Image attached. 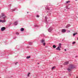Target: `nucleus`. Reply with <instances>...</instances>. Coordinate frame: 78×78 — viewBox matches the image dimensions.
I'll use <instances>...</instances> for the list:
<instances>
[{"instance_id":"nucleus-25","label":"nucleus","mask_w":78,"mask_h":78,"mask_svg":"<svg viewBox=\"0 0 78 78\" xmlns=\"http://www.w3.org/2000/svg\"><path fill=\"white\" fill-rule=\"evenodd\" d=\"M75 43H76V42L75 41H74L72 43V44H75Z\"/></svg>"},{"instance_id":"nucleus-44","label":"nucleus","mask_w":78,"mask_h":78,"mask_svg":"<svg viewBox=\"0 0 78 78\" xmlns=\"http://www.w3.org/2000/svg\"><path fill=\"white\" fill-rule=\"evenodd\" d=\"M47 15L48 16V14Z\"/></svg>"},{"instance_id":"nucleus-38","label":"nucleus","mask_w":78,"mask_h":78,"mask_svg":"<svg viewBox=\"0 0 78 78\" xmlns=\"http://www.w3.org/2000/svg\"><path fill=\"white\" fill-rule=\"evenodd\" d=\"M78 56H76V57H77Z\"/></svg>"},{"instance_id":"nucleus-13","label":"nucleus","mask_w":78,"mask_h":78,"mask_svg":"<svg viewBox=\"0 0 78 78\" xmlns=\"http://www.w3.org/2000/svg\"><path fill=\"white\" fill-rule=\"evenodd\" d=\"M41 43H44V42H45V40L42 39L41 41Z\"/></svg>"},{"instance_id":"nucleus-24","label":"nucleus","mask_w":78,"mask_h":78,"mask_svg":"<svg viewBox=\"0 0 78 78\" xmlns=\"http://www.w3.org/2000/svg\"><path fill=\"white\" fill-rule=\"evenodd\" d=\"M70 1H68L66 2V3H70Z\"/></svg>"},{"instance_id":"nucleus-12","label":"nucleus","mask_w":78,"mask_h":78,"mask_svg":"<svg viewBox=\"0 0 78 78\" xmlns=\"http://www.w3.org/2000/svg\"><path fill=\"white\" fill-rule=\"evenodd\" d=\"M71 69H71V68H70L69 67V68L68 69H67V70H68V71L70 72V71H71Z\"/></svg>"},{"instance_id":"nucleus-20","label":"nucleus","mask_w":78,"mask_h":78,"mask_svg":"<svg viewBox=\"0 0 78 78\" xmlns=\"http://www.w3.org/2000/svg\"><path fill=\"white\" fill-rule=\"evenodd\" d=\"M61 43H59L58 45V47H61Z\"/></svg>"},{"instance_id":"nucleus-19","label":"nucleus","mask_w":78,"mask_h":78,"mask_svg":"<svg viewBox=\"0 0 78 78\" xmlns=\"http://www.w3.org/2000/svg\"><path fill=\"white\" fill-rule=\"evenodd\" d=\"M53 48H55L56 47V45H53Z\"/></svg>"},{"instance_id":"nucleus-11","label":"nucleus","mask_w":78,"mask_h":78,"mask_svg":"<svg viewBox=\"0 0 78 78\" xmlns=\"http://www.w3.org/2000/svg\"><path fill=\"white\" fill-rule=\"evenodd\" d=\"M16 8H15L13 9H11V12H13V11H16Z\"/></svg>"},{"instance_id":"nucleus-1","label":"nucleus","mask_w":78,"mask_h":78,"mask_svg":"<svg viewBox=\"0 0 78 78\" xmlns=\"http://www.w3.org/2000/svg\"><path fill=\"white\" fill-rule=\"evenodd\" d=\"M2 16H0V18H2V17H3V19H5V18H6V16H5V14H4V13H2Z\"/></svg>"},{"instance_id":"nucleus-36","label":"nucleus","mask_w":78,"mask_h":78,"mask_svg":"<svg viewBox=\"0 0 78 78\" xmlns=\"http://www.w3.org/2000/svg\"><path fill=\"white\" fill-rule=\"evenodd\" d=\"M37 64H39V63H38Z\"/></svg>"},{"instance_id":"nucleus-9","label":"nucleus","mask_w":78,"mask_h":78,"mask_svg":"<svg viewBox=\"0 0 78 78\" xmlns=\"http://www.w3.org/2000/svg\"><path fill=\"white\" fill-rule=\"evenodd\" d=\"M18 24V21H16L14 23V24L15 25H17V24Z\"/></svg>"},{"instance_id":"nucleus-26","label":"nucleus","mask_w":78,"mask_h":78,"mask_svg":"<svg viewBox=\"0 0 78 78\" xmlns=\"http://www.w3.org/2000/svg\"><path fill=\"white\" fill-rule=\"evenodd\" d=\"M55 68V66H53L52 68H51V69H53Z\"/></svg>"},{"instance_id":"nucleus-43","label":"nucleus","mask_w":78,"mask_h":78,"mask_svg":"<svg viewBox=\"0 0 78 78\" xmlns=\"http://www.w3.org/2000/svg\"><path fill=\"white\" fill-rule=\"evenodd\" d=\"M62 41H63V40H62Z\"/></svg>"},{"instance_id":"nucleus-6","label":"nucleus","mask_w":78,"mask_h":78,"mask_svg":"<svg viewBox=\"0 0 78 78\" xmlns=\"http://www.w3.org/2000/svg\"><path fill=\"white\" fill-rule=\"evenodd\" d=\"M0 22H2V23L6 22V20H0Z\"/></svg>"},{"instance_id":"nucleus-2","label":"nucleus","mask_w":78,"mask_h":78,"mask_svg":"<svg viewBox=\"0 0 78 78\" xmlns=\"http://www.w3.org/2000/svg\"><path fill=\"white\" fill-rule=\"evenodd\" d=\"M5 29H6V28H5V27H3L1 28V30L2 31H4V30H5Z\"/></svg>"},{"instance_id":"nucleus-5","label":"nucleus","mask_w":78,"mask_h":78,"mask_svg":"<svg viewBox=\"0 0 78 78\" xmlns=\"http://www.w3.org/2000/svg\"><path fill=\"white\" fill-rule=\"evenodd\" d=\"M45 21L46 22V23H47V16H45Z\"/></svg>"},{"instance_id":"nucleus-45","label":"nucleus","mask_w":78,"mask_h":78,"mask_svg":"<svg viewBox=\"0 0 78 78\" xmlns=\"http://www.w3.org/2000/svg\"><path fill=\"white\" fill-rule=\"evenodd\" d=\"M0 78H1L0 77Z\"/></svg>"},{"instance_id":"nucleus-17","label":"nucleus","mask_w":78,"mask_h":78,"mask_svg":"<svg viewBox=\"0 0 78 78\" xmlns=\"http://www.w3.org/2000/svg\"><path fill=\"white\" fill-rule=\"evenodd\" d=\"M31 58V56H28L26 57L27 59H29Z\"/></svg>"},{"instance_id":"nucleus-33","label":"nucleus","mask_w":78,"mask_h":78,"mask_svg":"<svg viewBox=\"0 0 78 78\" xmlns=\"http://www.w3.org/2000/svg\"><path fill=\"white\" fill-rule=\"evenodd\" d=\"M11 25V23H10L9 24V26L10 25Z\"/></svg>"},{"instance_id":"nucleus-10","label":"nucleus","mask_w":78,"mask_h":78,"mask_svg":"<svg viewBox=\"0 0 78 78\" xmlns=\"http://www.w3.org/2000/svg\"><path fill=\"white\" fill-rule=\"evenodd\" d=\"M68 64H69V62H64V65H67Z\"/></svg>"},{"instance_id":"nucleus-16","label":"nucleus","mask_w":78,"mask_h":78,"mask_svg":"<svg viewBox=\"0 0 78 78\" xmlns=\"http://www.w3.org/2000/svg\"><path fill=\"white\" fill-rule=\"evenodd\" d=\"M70 26V24H68V25H67L66 26V28H68V27H69Z\"/></svg>"},{"instance_id":"nucleus-40","label":"nucleus","mask_w":78,"mask_h":78,"mask_svg":"<svg viewBox=\"0 0 78 78\" xmlns=\"http://www.w3.org/2000/svg\"><path fill=\"white\" fill-rule=\"evenodd\" d=\"M69 32H70V31H69Z\"/></svg>"},{"instance_id":"nucleus-39","label":"nucleus","mask_w":78,"mask_h":78,"mask_svg":"<svg viewBox=\"0 0 78 78\" xmlns=\"http://www.w3.org/2000/svg\"><path fill=\"white\" fill-rule=\"evenodd\" d=\"M27 13H28V12H27Z\"/></svg>"},{"instance_id":"nucleus-29","label":"nucleus","mask_w":78,"mask_h":78,"mask_svg":"<svg viewBox=\"0 0 78 78\" xmlns=\"http://www.w3.org/2000/svg\"><path fill=\"white\" fill-rule=\"evenodd\" d=\"M66 8L67 9H69V8H68L67 7H66Z\"/></svg>"},{"instance_id":"nucleus-14","label":"nucleus","mask_w":78,"mask_h":78,"mask_svg":"<svg viewBox=\"0 0 78 78\" xmlns=\"http://www.w3.org/2000/svg\"><path fill=\"white\" fill-rule=\"evenodd\" d=\"M45 9H47V10H48V11H49L50 10V9L48 7H45Z\"/></svg>"},{"instance_id":"nucleus-3","label":"nucleus","mask_w":78,"mask_h":78,"mask_svg":"<svg viewBox=\"0 0 78 78\" xmlns=\"http://www.w3.org/2000/svg\"><path fill=\"white\" fill-rule=\"evenodd\" d=\"M52 27H51L48 29V31L49 32H51L52 31Z\"/></svg>"},{"instance_id":"nucleus-35","label":"nucleus","mask_w":78,"mask_h":78,"mask_svg":"<svg viewBox=\"0 0 78 78\" xmlns=\"http://www.w3.org/2000/svg\"><path fill=\"white\" fill-rule=\"evenodd\" d=\"M64 50L65 51H67V50H66V49H65Z\"/></svg>"},{"instance_id":"nucleus-7","label":"nucleus","mask_w":78,"mask_h":78,"mask_svg":"<svg viewBox=\"0 0 78 78\" xmlns=\"http://www.w3.org/2000/svg\"><path fill=\"white\" fill-rule=\"evenodd\" d=\"M70 67V68L71 69H73L74 68V66H73V65H71Z\"/></svg>"},{"instance_id":"nucleus-8","label":"nucleus","mask_w":78,"mask_h":78,"mask_svg":"<svg viewBox=\"0 0 78 78\" xmlns=\"http://www.w3.org/2000/svg\"><path fill=\"white\" fill-rule=\"evenodd\" d=\"M60 47L58 46L57 48H56V50H59V51H60L61 50V49H60Z\"/></svg>"},{"instance_id":"nucleus-21","label":"nucleus","mask_w":78,"mask_h":78,"mask_svg":"<svg viewBox=\"0 0 78 78\" xmlns=\"http://www.w3.org/2000/svg\"><path fill=\"white\" fill-rule=\"evenodd\" d=\"M31 44H32V42H29V44L30 45H31Z\"/></svg>"},{"instance_id":"nucleus-22","label":"nucleus","mask_w":78,"mask_h":78,"mask_svg":"<svg viewBox=\"0 0 78 78\" xmlns=\"http://www.w3.org/2000/svg\"><path fill=\"white\" fill-rule=\"evenodd\" d=\"M38 27V26H37V25H35L34 26V27Z\"/></svg>"},{"instance_id":"nucleus-23","label":"nucleus","mask_w":78,"mask_h":78,"mask_svg":"<svg viewBox=\"0 0 78 78\" xmlns=\"http://www.w3.org/2000/svg\"><path fill=\"white\" fill-rule=\"evenodd\" d=\"M30 73H28L27 74L28 76H30Z\"/></svg>"},{"instance_id":"nucleus-37","label":"nucleus","mask_w":78,"mask_h":78,"mask_svg":"<svg viewBox=\"0 0 78 78\" xmlns=\"http://www.w3.org/2000/svg\"><path fill=\"white\" fill-rule=\"evenodd\" d=\"M49 14H51V13H49Z\"/></svg>"},{"instance_id":"nucleus-34","label":"nucleus","mask_w":78,"mask_h":78,"mask_svg":"<svg viewBox=\"0 0 78 78\" xmlns=\"http://www.w3.org/2000/svg\"><path fill=\"white\" fill-rule=\"evenodd\" d=\"M14 39H16V37H14L13 38Z\"/></svg>"},{"instance_id":"nucleus-31","label":"nucleus","mask_w":78,"mask_h":78,"mask_svg":"<svg viewBox=\"0 0 78 78\" xmlns=\"http://www.w3.org/2000/svg\"><path fill=\"white\" fill-rule=\"evenodd\" d=\"M9 7H11V4H10L9 5Z\"/></svg>"},{"instance_id":"nucleus-28","label":"nucleus","mask_w":78,"mask_h":78,"mask_svg":"<svg viewBox=\"0 0 78 78\" xmlns=\"http://www.w3.org/2000/svg\"><path fill=\"white\" fill-rule=\"evenodd\" d=\"M36 17H37L39 18V17H40V16L39 15H37Z\"/></svg>"},{"instance_id":"nucleus-42","label":"nucleus","mask_w":78,"mask_h":78,"mask_svg":"<svg viewBox=\"0 0 78 78\" xmlns=\"http://www.w3.org/2000/svg\"><path fill=\"white\" fill-rule=\"evenodd\" d=\"M76 0V1H77V0Z\"/></svg>"},{"instance_id":"nucleus-30","label":"nucleus","mask_w":78,"mask_h":78,"mask_svg":"<svg viewBox=\"0 0 78 78\" xmlns=\"http://www.w3.org/2000/svg\"><path fill=\"white\" fill-rule=\"evenodd\" d=\"M16 34H17V35H19V34L18 33V32H17L16 33Z\"/></svg>"},{"instance_id":"nucleus-27","label":"nucleus","mask_w":78,"mask_h":78,"mask_svg":"<svg viewBox=\"0 0 78 78\" xmlns=\"http://www.w3.org/2000/svg\"><path fill=\"white\" fill-rule=\"evenodd\" d=\"M43 45H44V46L45 45V42L43 43Z\"/></svg>"},{"instance_id":"nucleus-15","label":"nucleus","mask_w":78,"mask_h":78,"mask_svg":"<svg viewBox=\"0 0 78 78\" xmlns=\"http://www.w3.org/2000/svg\"><path fill=\"white\" fill-rule=\"evenodd\" d=\"M20 31H24V28H21L20 29Z\"/></svg>"},{"instance_id":"nucleus-18","label":"nucleus","mask_w":78,"mask_h":78,"mask_svg":"<svg viewBox=\"0 0 78 78\" xmlns=\"http://www.w3.org/2000/svg\"><path fill=\"white\" fill-rule=\"evenodd\" d=\"M78 34V33H74V34H73V36H75V35H76V34Z\"/></svg>"},{"instance_id":"nucleus-4","label":"nucleus","mask_w":78,"mask_h":78,"mask_svg":"<svg viewBox=\"0 0 78 78\" xmlns=\"http://www.w3.org/2000/svg\"><path fill=\"white\" fill-rule=\"evenodd\" d=\"M62 33H66V29H62Z\"/></svg>"},{"instance_id":"nucleus-32","label":"nucleus","mask_w":78,"mask_h":78,"mask_svg":"<svg viewBox=\"0 0 78 78\" xmlns=\"http://www.w3.org/2000/svg\"><path fill=\"white\" fill-rule=\"evenodd\" d=\"M18 63V62H17L16 63H15V65H17V64Z\"/></svg>"},{"instance_id":"nucleus-41","label":"nucleus","mask_w":78,"mask_h":78,"mask_svg":"<svg viewBox=\"0 0 78 78\" xmlns=\"http://www.w3.org/2000/svg\"><path fill=\"white\" fill-rule=\"evenodd\" d=\"M76 78H78V77H77Z\"/></svg>"}]
</instances>
